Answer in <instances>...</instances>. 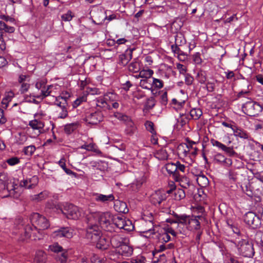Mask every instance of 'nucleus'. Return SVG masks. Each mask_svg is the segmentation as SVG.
Returning <instances> with one entry per match:
<instances>
[{
    "mask_svg": "<svg viewBox=\"0 0 263 263\" xmlns=\"http://www.w3.org/2000/svg\"><path fill=\"white\" fill-rule=\"evenodd\" d=\"M145 259L142 256L137 257L131 259L132 263H145Z\"/></svg>",
    "mask_w": 263,
    "mask_h": 263,
    "instance_id": "obj_64",
    "label": "nucleus"
},
{
    "mask_svg": "<svg viewBox=\"0 0 263 263\" xmlns=\"http://www.w3.org/2000/svg\"><path fill=\"white\" fill-rule=\"evenodd\" d=\"M93 243H96L98 249L102 250H107L110 246L109 239L102 235L98 238V240L96 242Z\"/></svg>",
    "mask_w": 263,
    "mask_h": 263,
    "instance_id": "obj_16",
    "label": "nucleus"
},
{
    "mask_svg": "<svg viewBox=\"0 0 263 263\" xmlns=\"http://www.w3.org/2000/svg\"><path fill=\"white\" fill-rule=\"evenodd\" d=\"M31 181H28L27 180H23L20 181V187H24L26 189H32L33 187V184L30 183Z\"/></svg>",
    "mask_w": 263,
    "mask_h": 263,
    "instance_id": "obj_54",
    "label": "nucleus"
},
{
    "mask_svg": "<svg viewBox=\"0 0 263 263\" xmlns=\"http://www.w3.org/2000/svg\"><path fill=\"white\" fill-rule=\"evenodd\" d=\"M136 130V127L134 123L131 121H128L127 123V127L125 130V132L127 135L132 136L134 134Z\"/></svg>",
    "mask_w": 263,
    "mask_h": 263,
    "instance_id": "obj_36",
    "label": "nucleus"
},
{
    "mask_svg": "<svg viewBox=\"0 0 263 263\" xmlns=\"http://www.w3.org/2000/svg\"><path fill=\"white\" fill-rule=\"evenodd\" d=\"M154 73L153 70L151 69H143L139 71V77L144 79H149Z\"/></svg>",
    "mask_w": 263,
    "mask_h": 263,
    "instance_id": "obj_41",
    "label": "nucleus"
},
{
    "mask_svg": "<svg viewBox=\"0 0 263 263\" xmlns=\"http://www.w3.org/2000/svg\"><path fill=\"white\" fill-rule=\"evenodd\" d=\"M196 78L201 84H204L206 80V73L205 71L201 70L198 72Z\"/></svg>",
    "mask_w": 263,
    "mask_h": 263,
    "instance_id": "obj_45",
    "label": "nucleus"
},
{
    "mask_svg": "<svg viewBox=\"0 0 263 263\" xmlns=\"http://www.w3.org/2000/svg\"><path fill=\"white\" fill-rule=\"evenodd\" d=\"M36 228V227L33 225L32 223L31 224L26 225L24 229L25 238H29L31 237L32 235L34 237L36 236V232L39 233V231Z\"/></svg>",
    "mask_w": 263,
    "mask_h": 263,
    "instance_id": "obj_22",
    "label": "nucleus"
},
{
    "mask_svg": "<svg viewBox=\"0 0 263 263\" xmlns=\"http://www.w3.org/2000/svg\"><path fill=\"white\" fill-rule=\"evenodd\" d=\"M46 254L42 251H39L36 253L33 263H45Z\"/></svg>",
    "mask_w": 263,
    "mask_h": 263,
    "instance_id": "obj_31",
    "label": "nucleus"
},
{
    "mask_svg": "<svg viewBox=\"0 0 263 263\" xmlns=\"http://www.w3.org/2000/svg\"><path fill=\"white\" fill-rule=\"evenodd\" d=\"M73 236L72 230L69 227H62L58 230L54 231L52 234V236L54 238L58 239L62 237L70 238Z\"/></svg>",
    "mask_w": 263,
    "mask_h": 263,
    "instance_id": "obj_11",
    "label": "nucleus"
},
{
    "mask_svg": "<svg viewBox=\"0 0 263 263\" xmlns=\"http://www.w3.org/2000/svg\"><path fill=\"white\" fill-rule=\"evenodd\" d=\"M36 150V147L33 145H30L24 147L23 152L26 156H32Z\"/></svg>",
    "mask_w": 263,
    "mask_h": 263,
    "instance_id": "obj_44",
    "label": "nucleus"
},
{
    "mask_svg": "<svg viewBox=\"0 0 263 263\" xmlns=\"http://www.w3.org/2000/svg\"><path fill=\"white\" fill-rule=\"evenodd\" d=\"M210 142L213 146H216L218 149L224 152L225 153L230 157H235L237 156V154L234 151L233 146L228 147L214 139H211Z\"/></svg>",
    "mask_w": 263,
    "mask_h": 263,
    "instance_id": "obj_10",
    "label": "nucleus"
},
{
    "mask_svg": "<svg viewBox=\"0 0 263 263\" xmlns=\"http://www.w3.org/2000/svg\"><path fill=\"white\" fill-rule=\"evenodd\" d=\"M191 216L187 215L186 214L180 215V217L178 221V224H182L185 226L186 228L188 227L190 219Z\"/></svg>",
    "mask_w": 263,
    "mask_h": 263,
    "instance_id": "obj_42",
    "label": "nucleus"
},
{
    "mask_svg": "<svg viewBox=\"0 0 263 263\" xmlns=\"http://www.w3.org/2000/svg\"><path fill=\"white\" fill-rule=\"evenodd\" d=\"M93 196L95 201L105 203L112 201L115 199V197L112 194L108 195H105L101 194L95 193L93 194Z\"/></svg>",
    "mask_w": 263,
    "mask_h": 263,
    "instance_id": "obj_19",
    "label": "nucleus"
},
{
    "mask_svg": "<svg viewBox=\"0 0 263 263\" xmlns=\"http://www.w3.org/2000/svg\"><path fill=\"white\" fill-rule=\"evenodd\" d=\"M156 101L154 97H150L147 99L144 107L147 110L152 109L155 105Z\"/></svg>",
    "mask_w": 263,
    "mask_h": 263,
    "instance_id": "obj_46",
    "label": "nucleus"
},
{
    "mask_svg": "<svg viewBox=\"0 0 263 263\" xmlns=\"http://www.w3.org/2000/svg\"><path fill=\"white\" fill-rule=\"evenodd\" d=\"M174 191V198L176 200H180L185 197V194L184 190L182 189H176V187H173L170 190L167 191V193L170 194Z\"/></svg>",
    "mask_w": 263,
    "mask_h": 263,
    "instance_id": "obj_23",
    "label": "nucleus"
},
{
    "mask_svg": "<svg viewBox=\"0 0 263 263\" xmlns=\"http://www.w3.org/2000/svg\"><path fill=\"white\" fill-rule=\"evenodd\" d=\"M249 101L244 103L242 106V111L249 116L255 117L263 111V107L258 103L248 99Z\"/></svg>",
    "mask_w": 263,
    "mask_h": 263,
    "instance_id": "obj_3",
    "label": "nucleus"
},
{
    "mask_svg": "<svg viewBox=\"0 0 263 263\" xmlns=\"http://www.w3.org/2000/svg\"><path fill=\"white\" fill-rule=\"evenodd\" d=\"M8 177L7 173L4 172H0V182L8 183Z\"/></svg>",
    "mask_w": 263,
    "mask_h": 263,
    "instance_id": "obj_62",
    "label": "nucleus"
},
{
    "mask_svg": "<svg viewBox=\"0 0 263 263\" xmlns=\"http://www.w3.org/2000/svg\"><path fill=\"white\" fill-rule=\"evenodd\" d=\"M172 102L173 104L176 105L175 108L177 110L180 109L185 104L184 101L179 102L176 99H173Z\"/></svg>",
    "mask_w": 263,
    "mask_h": 263,
    "instance_id": "obj_60",
    "label": "nucleus"
},
{
    "mask_svg": "<svg viewBox=\"0 0 263 263\" xmlns=\"http://www.w3.org/2000/svg\"><path fill=\"white\" fill-rule=\"evenodd\" d=\"M16 184H13L12 185L13 188L11 190H9L8 186V183H4L0 182V191L7 190L8 194L5 195V197H13L14 198H17L19 196V194L16 193L15 190H16V187H15Z\"/></svg>",
    "mask_w": 263,
    "mask_h": 263,
    "instance_id": "obj_17",
    "label": "nucleus"
},
{
    "mask_svg": "<svg viewBox=\"0 0 263 263\" xmlns=\"http://www.w3.org/2000/svg\"><path fill=\"white\" fill-rule=\"evenodd\" d=\"M97 106L104 110L110 109V107L107 102V97H99L97 99Z\"/></svg>",
    "mask_w": 263,
    "mask_h": 263,
    "instance_id": "obj_26",
    "label": "nucleus"
},
{
    "mask_svg": "<svg viewBox=\"0 0 263 263\" xmlns=\"http://www.w3.org/2000/svg\"><path fill=\"white\" fill-rule=\"evenodd\" d=\"M4 30L5 32L13 33L15 31V28L7 25L5 22L0 21V31Z\"/></svg>",
    "mask_w": 263,
    "mask_h": 263,
    "instance_id": "obj_39",
    "label": "nucleus"
},
{
    "mask_svg": "<svg viewBox=\"0 0 263 263\" xmlns=\"http://www.w3.org/2000/svg\"><path fill=\"white\" fill-rule=\"evenodd\" d=\"M233 134L235 137H239L243 139H248L249 138L248 133L241 129V128L236 126L233 127Z\"/></svg>",
    "mask_w": 263,
    "mask_h": 263,
    "instance_id": "obj_27",
    "label": "nucleus"
},
{
    "mask_svg": "<svg viewBox=\"0 0 263 263\" xmlns=\"http://www.w3.org/2000/svg\"><path fill=\"white\" fill-rule=\"evenodd\" d=\"M238 169L231 170L229 172V178L234 182L237 181L240 176Z\"/></svg>",
    "mask_w": 263,
    "mask_h": 263,
    "instance_id": "obj_35",
    "label": "nucleus"
},
{
    "mask_svg": "<svg viewBox=\"0 0 263 263\" xmlns=\"http://www.w3.org/2000/svg\"><path fill=\"white\" fill-rule=\"evenodd\" d=\"M86 101L85 97H82L77 99L72 103L73 108H76L79 106L83 102Z\"/></svg>",
    "mask_w": 263,
    "mask_h": 263,
    "instance_id": "obj_58",
    "label": "nucleus"
},
{
    "mask_svg": "<svg viewBox=\"0 0 263 263\" xmlns=\"http://www.w3.org/2000/svg\"><path fill=\"white\" fill-rule=\"evenodd\" d=\"M33 129H37L40 130L42 129L44 127V122L38 119H35L29 122L28 124Z\"/></svg>",
    "mask_w": 263,
    "mask_h": 263,
    "instance_id": "obj_29",
    "label": "nucleus"
},
{
    "mask_svg": "<svg viewBox=\"0 0 263 263\" xmlns=\"http://www.w3.org/2000/svg\"><path fill=\"white\" fill-rule=\"evenodd\" d=\"M180 46H177L175 44L172 45L171 46V49L172 51L174 53H176L178 55H182L183 54V51L180 49L179 47Z\"/></svg>",
    "mask_w": 263,
    "mask_h": 263,
    "instance_id": "obj_61",
    "label": "nucleus"
},
{
    "mask_svg": "<svg viewBox=\"0 0 263 263\" xmlns=\"http://www.w3.org/2000/svg\"><path fill=\"white\" fill-rule=\"evenodd\" d=\"M79 126L80 123L79 122L67 124L64 126V130L66 134L70 135L76 130Z\"/></svg>",
    "mask_w": 263,
    "mask_h": 263,
    "instance_id": "obj_30",
    "label": "nucleus"
},
{
    "mask_svg": "<svg viewBox=\"0 0 263 263\" xmlns=\"http://www.w3.org/2000/svg\"><path fill=\"white\" fill-rule=\"evenodd\" d=\"M108 168L107 162L103 161H99V164L97 166V169L101 171H105Z\"/></svg>",
    "mask_w": 263,
    "mask_h": 263,
    "instance_id": "obj_55",
    "label": "nucleus"
},
{
    "mask_svg": "<svg viewBox=\"0 0 263 263\" xmlns=\"http://www.w3.org/2000/svg\"><path fill=\"white\" fill-rule=\"evenodd\" d=\"M128 70L134 73L139 72L140 70V64L136 61V59H134V61L129 65Z\"/></svg>",
    "mask_w": 263,
    "mask_h": 263,
    "instance_id": "obj_38",
    "label": "nucleus"
},
{
    "mask_svg": "<svg viewBox=\"0 0 263 263\" xmlns=\"http://www.w3.org/2000/svg\"><path fill=\"white\" fill-rule=\"evenodd\" d=\"M135 48H128L126 50L123 54L120 55V62L123 65H126L130 61L133 57V52Z\"/></svg>",
    "mask_w": 263,
    "mask_h": 263,
    "instance_id": "obj_15",
    "label": "nucleus"
},
{
    "mask_svg": "<svg viewBox=\"0 0 263 263\" xmlns=\"http://www.w3.org/2000/svg\"><path fill=\"white\" fill-rule=\"evenodd\" d=\"M47 197V195L44 192H41L38 194H35L31 196V199L33 201L39 202L45 199Z\"/></svg>",
    "mask_w": 263,
    "mask_h": 263,
    "instance_id": "obj_49",
    "label": "nucleus"
},
{
    "mask_svg": "<svg viewBox=\"0 0 263 263\" xmlns=\"http://www.w3.org/2000/svg\"><path fill=\"white\" fill-rule=\"evenodd\" d=\"M30 221L39 232L47 229L50 226L48 220L37 213H34L31 215Z\"/></svg>",
    "mask_w": 263,
    "mask_h": 263,
    "instance_id": "obj_6",
    "label": "nucleus"
},
{
    "mask_svg": "<svg viewBox=\"0 0 263 263\" xmlns=\"http://www.w3.org/2000/svg\"><path fill=\"white\" fill-rule=\"evenodd\" d=\"M93 221L88 220V224L86 229V236L92 243L96 242L98 238L102 235L101 231L96 223H92Z\"/></svg>",
    "mask_w": 263,
    "mask_h": 263,
    "instance_id": "obj_7",
    "label": "nucleus"
},
{
    "mask_svg": "<svg viewBox=\"0 0 263 263\" xmlns=\"http://www.w3.org/2000/svg\"><path fill=\"white\" fill-rule=\"evenodd\" d=\"M214 160L218 163H224V161H227V158L223 155L217 153L214 156Z\"/></svg>",
    "mask_w": 263,
    "mask_h": 263,
    "instance_id": "obj_50",
    "label": "nucleus"
},
{
    "mask_svg": "<svg viewBox=\"0 0 263 263\" xmlns=\"http://www.w3.org/2000/svg\"><path fill=\"white\" fill-rule=\"evenodd\" d=\"M6 162L9 165L13 166L17 164H18L20 162V160L18 158L16 157H13L9 159H8L6 160Z\"/></svg>",
    "mask_w": 263,
    "mask_h": 263,
    "instance_id": "obj_56",
    "label": "nucleus"
},
{
    "mask_svg": "<svg viewBox=\"0 0 263 263\" xmlns=\"http://www.w3.org/2000/svg\"><path fill=\"white\" fill-rule=\"evenodd\" d=\"M125 223H126V220L124 219L119 216L114 218L112 222V224H114V226H112L114 229V232L116 231V228L123 229L125 227Z\"/></svg>",
    "mask_w": 263,
    "mask_h": 263,
    "instance_id": "obj_28",
    "label": "nucleus"
},
{
    "mask_svg": "<svg viewBox=\"0 0 263 263\" xmlns=\"http://www.w3.org/2000/svg\"><path fill=\"white\" fill-rule=\"evenodd\" d=\"M153 86L160 89L163 87V82L160 79L153 78L152 82V86Z\"/></svg>",
    "mask_w": 263,
    "mask_h": 263,
    "instance_id": "obj_53",
    "label": "nucleus"
},
{
    "mask_svg": "<svg viewBox=\"0 0 263 263\" xmlns=\"http://www.w3.org/2000/svg\"><path fill=\"white\" fill-rule=\"evenodd\" d=\"M62 206L58 204L54 203L53 201L48 202L45 206L46 211L47 212H57L59 213L61 212Z\"/></svg>",
    "mask_w": 263,
    "mask_h": 263,
    "instance_id": "obj_24",
    "label": "nucleus"
},
{
    "mask_svg": "<svg viewBox=\"0 0 263 263\" xmlns=\"http://www.w3.org/2000/svg\"><path fill=\"white\" fill-rule=\"evenodd\" d=\"M185 168L186 167L184 164H181L179 161L176 162L177 175H180L179 174V172L184 173L185 172Z\"/></svg>",
    "mask_w": 263,
    "mask_h": 263,
    "instance_id": "obj_59",
    "label": "nucleus"
},
{
    "mask_svg": "<svg viewBox=\"0 0 263 263\" xmlns=\"http://www.w3.org/2000/svg\"><path fill=\"white\" fill-rule=\"evenodd\" d=\"M49 250L57 254L55 259L59 263H68V251L63 249L58 243L50 245Z\"/></svg>",
    "mask_w": 263,
    "mask_h": 263,
    "instance_id": "obj_5",
    "label": "nucleus"
},
{
    "mask_svg": "<svg viewBox=\"0 0 263 263\" xmlns=\"http://www.w3.org/2000/svg\"><path fill=\"white\" fill-rule=\"evenodd\" d=\"M52 87H53V86L51 85H48L47 87L45 86L44 89H42L41 94L40 95L36 96V97L37 98L43 99L45 97L50 96L51 92L50 89Z\"/></svg>",
    "mask_w": 263,
    "mask_h": 263,
    "instance_id": "obj_37",
    "label": "nucleus"
},
{
    "mask_svg": "<svg viewBox=\"0 0 263 263\" xmlns=\"http://www.w3.org/2000/svg\"><path fill=\"white\" fill-rule=\"evenodd\" d=\"M103 115L101 111H96L88 114L85 117V121L90 124L96 125L103 121Z\"/></svg>",
    "mask_w": 263,
    "mask_h": 263,
    "instance_id": "obj_12",
    "label": "nucleus"
},
{
    "mask_svg": "<svg viewBox=\"0 0 263 263\" xmlns=\"http://www.w3.org/2000/svg\"><path fill=\"white\" fill-rule=\"evenodd\" d=\"M166 199V194L164 191L157 190L152 194L150 198L152 204L157 205Z\"/></svg>",
    "mask_w": 263,
    "mask_h": 263,
    "instance_id": "obj_13",
    "label": "nucleus"
},
{
    "mask_svg": "<svg viewBox=\"0 0 263 263\" xmlns=\"http://www.w3.org/2000/svg\"><path fill=\"white\" fill-rule=\"evenodd\" d=\"M59 164L67 174L72 175L75 177H77V173L72 172L71 170L67 168L66 166V164L64 162L62 161V160H60L59 162Z\"/></svg>",
    "mask_w": 263,
    "mask_h": 263,
    "instance_id": "obj_48",
    "label": "nucleus"
},
{
    "mask_svg": "<svg viewBox=\"0 0 263 263\" xmlns=\"http://www.w3.org/2000/svg\"><path fill=\"white\" fill-rule=\"evenodd\" d=\"M140 86L144 89H151L152 88V82L149 79H144L140 81Z\"/></svg>",
    "mask_w": 263,
    "mask_h": 263,
    "instance_id": "obj_43",
    "label": "nucleus"
},
{
    "mask_svg": "<svg viewBox=\"0 0 263 263\" xmlns=\"http://www.w3.org/2000/svg\"><path fill=\"white\" fill-rule=\"evenodd\" d=\"M54 104L61 109V111L59 114V118L65 119L68 116L67 98L64 97L59 96L55 99Z\"/></svg>",
    "mask_w": 263,
    "mask_h": 263,
    "instance_id": "obj_9",
    "label": "nucleus"
},
{
    "mask_svg": "<svg viewBox=\"0 0 263 263\" xmlns=\"http://www.w3.org/2000/svg\"><path fill=\"white\" fill-rule=\"evenodd\" d=\"M61 212L66 218L73 220L79 219L81 215V211L80 209L78 206L69 203H65L63 205Z\"/></svg>",
    "mask_w": 263,
    "mask_h": 263,
    "instance_id": "obj_4",
    "label": "nucleus"
},
{
    "mask_svg": "<svg viewBox=\"0 0 263 263\" xmlns=\"http://www.w3.org/2000/svg\"><path fill=\"white\" fill-rule=\"evenodd\" d=\"M113 219L109 212H95L88 217V220L89 221L94 220L95 223L98 222L103 230L110 232L114 231L112 227Z\"/></svg>",
    "mask_w": 263,
    "mask_h": 263,
    "instance_id": "obj_1",
    "label": "nucleus"
},
{
    "mask_svg": "<svg viewBox=\"0 0 263 263\" xmlns=\"http://www.w3.org/2000/svg\"><path fill=\"white\" fill-rule=\"evenodd\" d=\"M125 227L123 229L127 231H131L134 229V226L132 224V222L129 220H126V223L124 224Z\"/></svg>",
    "mask_w": 263,
    "mask_h": 263,
    "instance_id": "obj_63",
    "label": "nucleus"
},
{
    "mask_svg": "<svg viewBox=\"0 0 263 263\" xmlns=\"http://www.w3.org/2000/svg\"><path fill=\"white\" fill-rule=\"evenodd\" d=\"M157 236L159 242L162 243L167 242L171 240V237L168 233L166 232L165 229L163 230V232L159 233Z\"/></svg>",
    "mask_w": 263,
    "mask_h": 263,
    "instance_id": "obj_32",
    "label": "nucleus"
},
{
    "mask_svg": "<svg viewBox=\"0 0 263 263\" xmlns=\"http://www.w3.org/2000/svg\"><path fill=\"white\" fill-rule=\"evenodd\" d=\"M74 15L72 14V12L68 10L67 13L63 14L61 16L62 20L65 22L70 21L72 20Z\"/></svg>",
    "mask_w": 263,
    "mask_h": 263,
    "instance_id": "obj_52",
    "label": "nucleus"
},
{
    "mask_svg": "<svg viewBox=\"0 0 263 263\" xmlns=\"http://www.w3.org/2000/svg\"><path fill=\"white\" fill-rule=\"evenodd\" d=\"M245 222L253 229L258 228L261 224L260 219L253 212H248L244 216Z\"/></svg>",
    "mask_w": 263,
    "mask_h": 263,
    "instance_id": "obj_8",
    "label": "nucleus"
},
{
    "mask_svg": "<svg viewBox=\"0 0 263 263\" xmlns=\"http://www.w3.org/2000/svg\"><path fill=\"white\" fill-rule=\"evenodd\" d=\"M184 77L185 83L187 85H191L192 84L194 78L189 73H186V74L183 75Z\"/></svg>",
    "mask_w": 263,
    "mask_h": 263,
    "instance_id": "obj_57",
    "label": "nucleus"
},
{
    "mask_svg": "<svg viewBox=\"0 0 263 263\" xmlns=\"http://www.w3.org/2000/svg\"><path fill=\"white\" fill-rule=\"evenodd\" d=\"M145 126L146 129L151 132L152 134H155L156 131L154 128V123L150 121H146L145 123Z\"/></svg>",
    "mask_w": 263,
    "mask_h": 263,
    "instance_id": "obj_51",
    "label": "nucleus"
},
{
    "mask_svg": "<svg viewBox=\"0 0 263 263\" xmlns=\"http://www.w3.org/2000/svg\"><path fill=\"white\" fill-rule=\"evenodd\" d=\"M115 210L119 213H127L128 212L127 204L125 202L117 200L114 204Z\"/></svg>",
    "mask_w": 263,
    "mask_h": 263,
    "instance_id": "obj_25",
    "label": "nucleus"
},
{
    "mask_svg": "<svg viewBox=\"0 0 263 263\" xmlns=\"http://www.w3.org/2000/svg\"><path fill=\"white\" fill-rule=\"evenodd\" d=\"M180 118L177 119V123L181 126L183 127L185 125L188 121L191 120L189 114H185L184 113H180Z\"/></svg>",
    "mask_w": 263,
    "mask_h": 263,
    "instance_id": "obj_34",
    "label": "nucleus"
},
{
    "mask_svg": "<svg viewBox=\"0 0 263 263\" xmlns=\"http://www.w3.org/2000/svg\"><path fill=\"white\" fill-rule=\"evenodd\" d=\"M126 240L119 235H115L109 239L110 244L118 250Z\"/></svg>",
    "mask_w": 263,
    "mask_h": 263,
    "instance_id": "obj_20",
    "label": "nucleus"
},
{
    "mask_svg": "<svg viewBox=\"0 0 263 263\" xmlns=\"http://www.w3.org/2000/svg\"><path fill=\"white\" fill-rule=\"evenodd\" d=\"M202 115V111L200 108H193L190 111V114L189 115L191 119L197 120Z\"/></svg>",
    "mask_w": 263,
    "mask_h": 263,
    "instance_id": "obj_33",
    "label": "nucleus"
},
{
    "mask_svg": "<svg viewBox=\"0 0 263 263\" xmlns=\"http://www.w3.org/2000/svg\"><path fill=\"white\" fill-rule=\"evenodd\" d=\"M200 217L191 216L187 229L190 231L198 230L200 229V222L198 220Z\"/></svg>",
    "mask_w": 263,
    "mask_h": 263,
    "instance_id": "obj_21",
    "label": "nucleus"
},
{
    "mask_svg": "<svg viewBox=\"0 0 263 263\" xmlns=\"http://www.w3.org/2000/svg\"><path fill=\"white\" fill-rule=\"evenodd\" d=\"M185 39L182 34H177L175 36V44L177 46H182L185 43Z\"/></svg>",
    "mask_w": 263,
    "mask_h": 263,
    "instance_id": "obj_47",
    "label": "nucleus"
},
{
    "mask_svg": "<svg viewBox=\"0 0 263 263\" xmlns=\"http://www.w3.org/2000/svg\"><path fill=\"white\" fill-rule=\"evenodd\" d=\"M234 243L239 255L248 258L254 256L255 251L253 243L249 239L245 238L236 239Z\"/></svg>",
    "mask_w": 263,
    "mask_h": 263,
    "instance_id": "obj_2",
    "label": "nucleus"
},
{
    "mask_svg": "<svg viewBox=\"0 0 263 263\" xmlns=\"http://www.w3.org/2000/svg\"><path fill=\"white\" fill-rule=\"evenodd\" d=\"M196 180L198 185L201 187H205L209 184L208 178L203 175H199Z\"/></svg>",
    "mask_w": 263,
    "mask_h": 263,
    "instance_id": "obj_40",
    "label": "nucleus"
},
{
    "mask_svg": "<svg viewBox=\"0 0 263 263\" xmlns=\"http://www.w3.org/2000/svg\"><path fill=\"white\" fill-rule=\"evenodd\" d=\"M118 254L125 257H128L132 255L133 252V248L124 242L121 246L117 250Z\"/></svg>",
    "mask_w": 263,
    "mask_h": 263,
    "instance_id": "obj_18",
    "label": "nucleus"
},
{
    "mask_svg": "<svg viewBox=\"0 0 263 263\" xmlns=\"http://www.w3.org/2000/svg\"><path fill=\"white\" fill-rule=\"evenodd\" d=\"M165 168L170 175H172L173 178L175 181L179 182L180 180V175H177L176 163H168L165 165Z\"/></svg>",
    "mask_w": 263,
    "mask_h": 263,
    "instance_id": "obj_14",
    "label": "nucleus"
}]
</instances>
